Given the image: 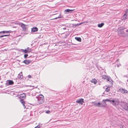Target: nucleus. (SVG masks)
<instances>
[{
	"label": "nucleus",
	"instance_id": "nucleus-1",
	"mask_svg": "<svg viewBox=\"0 0 128 128\" xmlns=\"http://www.w3.org/2000/svg\"><path fill=\"white\" fill-rule=\"evenodd\" d=\"M126 28L123 27H121L118 29V34L120 36H124V34H125L124 31Z\"/></svg>",
	"mask_w": 128,
	"mask_h": 128
},
{
	"label": "nucleus",
	"instance_id": "nucleus-2",
	"mask_svg": "<svg viewBox=\"0 0 128 128\" xmlns=\"http://www.w3.org/2000/svg\"><path fill=\"white\" fill-rule=\"evenodd\" d=\"M36 98L37 99L38 102L39 104H42L44 102V98L42 94H40Z\"/></svg>",
	"mask_w": 128,
	"mask_h": 128
},
{
	"label": "nucleus",
	"instance_id": "nucleus-3",
	"mask_svg": "<svg viewBox=\"0 0 128 128\" xmlns=\"http://www.w3.org/2000/svg\"><path fill=\"white\" fill-rule=\"evenodd\" d=\"M110 103L114 106H116L119 104V101L118 99L114 98L112 100V102H110Z\"/></svg>",
	"mask_w": 128,
	"mask_h": 128
},
{
	"label": "nucleus",
	"instance_id": "nucleus-4",
	"mask_svg": "<svg viewBox=\"0 0 128 128\" xmlns=\"http://www.w3.org/2000/svg\"><path fill=\"white\" fill-rule=\"evenodd\" d=\"M14 84V82L12 80H8L6 81L5 84L6 86H8L13 85Z\"/></svg>",
	"mask_w": 128,
	"mask_h": 128
},
{
	"label": "nucleus",
	"instance_id": "nucleus-5",
	"mask_svg": "<svg viewBox=\"0 0 128 128\" xmlns=\"http://www.w3.org/2000/svg\"><path fill=\"white\" fill-rule=\"evenodd\" d=\"M119 91L122 94H126L128 93V91L125 88H121L119 89Z\"/></svg>",
	"mask_w": 128,
	"mask_h": 128
},
{
	"label": "nucleus",
	"instance_id": "nucleus-6",
	"mask_svg": "<svg viewBox=\"0 0 128 128\" xmlns=\"http://www.w3.org/2000/svg\"><path fill=\"white\" fill-rule=\"evenodd\" d=\"M84 102V99L82 98H81L78 99L76 101V102L81 104L82 105L83 104V103Z\"/></svg>",
	"mask_w": 128,
	"mask_h": 128
},
{
	"label": "nucleus",
	"instance_id": "nucleus-7",
	"mask_svg": "<svg viewBox=\"0 0 128 128\" xmlns=\"http://www.w3.org/2000/svg\"><path fill=\"white\" fill-rule=\"evenodd\" d=\"M102 77L103 78L106 79L107 82H108L110 79V78L109 76H108L106 75H103L102 76Z\"/></svg>",
	"mask_w": 128,
	"mask_h": 128
},
{
	"label": "nucleus",
	"instance_id": "nucleus-8",
	"mask_svg": "<svg viewBox=\"0 0 128 128\" xmlns=\"http://www.w3.org/2000/svg\"><path fill=\"white\" fill-rule=\"evenodd\" d=\"M74 10H70L69 9H67L66 10L64 11V13L65 14H68L71 13Z\"/></svg>",
	"mask_w": 128,
	"mask_h": 128
},
{
	"label": "nucleus",
	"instance_id": "nucleus-9",
	"mask_svg": "<svg viewBox=\"0 0 128 128\" xmlns=\"http://www.w3.org/2000/svg\"><path fill=\"white\" fill-rule=\"evenodd\" d=\"M111 99L112 98L110 99H106L103 100L102 102L104 105H105V106L106 105V102H112V100Z\"/></svg>",
	"mask_w": 128,
	"mask_h": 128
},
{
	"label": "nucleus",
	"instance_id": "nucleus-10",
	"mask_svg": "<svg viewBox=\"0 0 128 128\" xmlns=\"http://www.w3.org/2000/svg\"><path fill=\"white\" fill-rule=\"evenodd\" d=\"M20 25L21 26V27L22 28V30L24 31H26V25L22 23H21Z\"/></svg>",
	"mask_w": 128,
	"mask_h": 128
},
{
	"label": "nucleus",
	"instance_id": "nucleus-11",
	"mask_svg": "<svg viewBox=\"0 0 128 128\" xmlns=\"http://www.w3.org/2000/svg\"><path fill=\"white\" fill-rule=\"evenodd\" d=\"M26 94L25 93H22V94H20L19 96V98H22L21 99L24 100L25 98Z\"/></svg>",
	"mask_w": 128,
	"mask_h": 128
},
{
	"label": "nucleus",
	"instance_id": "nucleus-12",
	"mask_svg": "<svg viewBox=\"0 0 128 128\" xmlns=\"http://www.w3.org/2000/svg\"><path fill=\"white\" fill-rule=\"evenodd\" d=\"M20 102L23 106L24 108H26V104L25 102L24 101V100L21 99L20 100Z\"/></svg>",
	"mask_w": 128,
	"mask_h": 128
},
{
	"label": "nucleus",
	"instance_id": "nucleus-13",
	"mask_svg": "<svg viewBox=\"0 0 128 128\" xmlns=\"http://www.w3.org/2000/svg\"><path fill=\"white\" fill-rule=\"evenodd\" d=\"M123 108L126 110L128 111V104L126 103L122 106Z\"/></svg>",
	"mask_w": 128,
	"mask_h": 128
},
{
	"label": "nucleus",
	"instance_id": "nucleus-14",
	"mask_svg": "<svg viewBox=\"0 0 128 128\" xmlns=\"http://www.w3.org/2000/svg\"><path fill=\"white\" fill-rule=\"evenodd\" d=\"M23 78L22 72H21L18 75V78L20 80L22 79Z\"/></svg>",
	"mask_w": 128,
	"mask_h": 128
},
{
	"label": "nucleus",
	"instance_id": "nucleus-15",
	"mask_svg": "<svg viewBox=\"0 0 128 128\" xmlns=\"http://www.w3.org/2000/svg\"><path fill=\"white\" fill-rule=\"evenodd\" d=\"M97 106H98V107H105V105H104V103L102 104L101 103L98 102V105Z\"/></svg>",
	"mask_w": 128,
	"mask_h": 128
},
{
	"label": "nucleus",
	"instance_id": "nucleus-16",
	"mask_svg": "<svg viewBox=\"0 0 128 128\" xmlns=\"http://www.w3.org/2000/svg\"><path fill=\"white\" fill-rule=\"evenodd\" d=\"M38 28L36 27H33L32 28L31 32H35L38 30Z\"/></svg>",
	"mask_w": 128,
	"mask_h": 128
},
{
	"label": "nucleus",
	"instance_id": "nucleus-17",
	"mask_svg": "<svg viewBox=\"0 0 128 128\" xmlns=\"http://www.w3.org/2000/svg\"><path fill=\"white\" fill-rule=\"evenodd\" d=\"M12 32V31L11 30H8V31H6V30H4L1 31V33H10Z\"/></svg>",
	"mask_w": 128,
	"mask_h": 128
},
{
	"label": "nucleus",
	"instance_id": "nucleus-18",
	"mask_svg": "<svg viewBox=\"0 0 128 128\" xmlns=\"http://www.w3.org/2000/svg\"><path fill=\"white\" fill-rule=\"evenodd\" d=\"M32 61L28 60H24L23 62L26 64H28L30 63Z\"/></svg>",
	"mask_w": 128,
	"mask_h": 128
},
{
	"label": "nucleus",
	"instance_id": "nucleus-19",
	"mask_svg": "<svg viewBox=\"0 0 128 128\" xmlns=\"http://www.w3.org/2000/svg\"><path fill=\"white\" fill-rule=\"evenodd\" d=\"M127 16L128 15L126 14H124L122 18V19L123 20H125L127 18Z\"/></svg>",
	"mask_w": 128,
	"mask_h": 128
},
{
	"label": "nucleus",
	"instance_id": "nucleus-20",
	"mask_svg": "<svg viewBox=\"0 0 128 128\" xmlns=\"http://www.w3.org/2000/svg\"><path fill=\"white\" fill-rule=\"evenodd\" d=\"M23 51V52L25 53H26L28 52H30V51H29V50L28 51L27 50V49L26 48L24 50L22 49H21L20 50V51Z\"/></svg>",
	"mask_w": 128,
	"mask_h": 128
},
{
	"label": "nucleus",
	"instance_id": "nucleus-21",
	"mask_svg": "<svg viewBox=\"0 0 128 128\" xmlns=\"http://www.w3.org/2000/svg\"><path fill=\"white\" fill-rule=\"evenodd\" d=\"M91 82L92 83H94V84H96L97 83V82L96 80L95 79H93L91 80Z\"/></svg>",
	"mask_w": 128,
	"mask_h": 128
},
{
	"label": "nucleus",
	"instance_id": "nucleus-22",
	"mask_svg": "<svg viewBox=\"0 0 128 128\" xmlns=\"http://www.w3.org/2000/svg\"><path fill=\"white\" fill-rule=\"evenodd\" d=\"M104 25V24L103 23H101L100 24H98V26L99 28H101Z\"/></svg>",
	"mask_w": 128,
	"mask_h": 128
},
{
	"label": "nucleus",
	"instance_id": "nucleus-23",
	"mask_svg": "<svg viewBox=\"0 0 128 128\" xmlns=\"http://www.w3.org/2000/svg\"><path fill=\"white\" fill-rule=\"evenodd\" d=\"M75 38L76 40L78 41L79 42L81 41V39L80 37H76Z\"/></svg>",
	"mask_w": 128,
	"mask_h": 128
},
{
	"label": "nucleus",
	"instance_id": "nucleus-24",
	"mask_svg": "<svg viewBox=\"0 0 128 128\" xmlns=\"http://www.w3.org/2000/svg\"><path fill=\"white\" fill-rule=\"evenodd\" d=\"M110 86H108L106 88L105 91L107 92H108L110 90Z\"/></svg>",
	"mask_w": 128,
	"mask_h": 128
},
{
	"label": "nucleus",
	"instance_id": "nucleus-25",
	"mask_svg": "<svg viewBox=\"0 0 128 128\" xmlns=\"http://www.w3.org/2000/svg\"><path fill=\"white\" fill-rule=\"evenodd\" d=\"M70 33L69 32L67 33L64 36V38H66L70 34Z\"/></svg>",
	"mask_w": 128,
	"mask_h": 128
},
{
	"label": "nucleus",
	"instance_id": "nucleus-26",
	"mask_svg": "<svg viewBox=\"0 0 128 128\" xmlns=\"http://www.w3.org/2000/svg\"><path fill=\"white\" fill-rule=\"evenodd\" d=\"M109 81L110 83V84L111 86H112L113 84V81L112 80V79L110 78V79Z\"/></svg>",
	"mask_w": 128,
	"mask_h": 128
},
{
	"label": "nucleus",
	"instance_id": "nucleus-27",
	"mask_svg": "<svg viewBox=\"0 0 128 128\" xmlns=\"http://www.w3.org/2000/svg\"><path fill=\"white\" fill-rule=\"evenodd\" d=\"M109 81L110 83V84L111 86H112L113 84V81L112 80V79L110 78V79Z\"/></svg>",
	"mask_w": 128,
	"mask_h": 128
},
{
	"label": "nucleus",
	"instance_id": "nucleus-28",
	"mask_svg": "<svg viewBox=\"0 0 128 128\" xmlns=\"http://www.w3.org/2000/svg\"><path fill=\"white\" fill-rule=\"evenodd\" d=\"M88 21H85V22H83L80 23L79 24L80 25L82 24H84V23H85L86 24H87L88 23Z\"/></svg>",
	"mask_w": 128,
	"mask_h": 128
},
{
	"label": "nucleus",
	"instance_id": "nucleus-29",
	"mask_svg": "<svg viewBox=\"0 0 128 128\" xmlns=\"http://www.w3.org/2000/svg\"><path fill=\"white\" fill-rule=\"evenodd\" d=\"M92 103L95 106H97V105H98V103H97V102H92Z\"/></svg>",
	"mask_w": 128,
	"mask_h": 128
},
{
	"label": "nucleus",
	"instance_id": "nucleus-30",
	"mask_svg": "<svg viewBox=\"0 0 128 128\" xmlns=\"http://www.w3.org/2000/svg\"><path fill=\"white\" fill-rule=\"evenodd\" d=\"M26 49H27V50L28 51L29 50V51H30V52L32 51L31 48H29L28 47Z\"/></svg>",
	"mask_w": 128,
	"mask_h": 128
},
{
	"label": "nucleus",
	"instance_id": "nucleus-31",
	"mask_svg": "<svg viewBox=\"0 0 128 128\" xmlns=\"http://www.w3.org/2000/svg\"><path fill=\"white\" fill-rule=\"evenodd\" d=\"M41 126L40 124H38V125L35 127L34 128H40Z\"/></svg>",
	"mask_w": 128,
	"mask_h": 128
},
{
	"label": "nucleus",
	"instance_id": "nucleus-32",
	"mask_svg": "<svg viewBox=\"0 0 128 128\" xmlns=\"http://www.w3.org/2000/svg\"><path fill=\"white\" fill-rule=\"evenodd\" d=\"M128 10L127 9H126V10H125V14H126L128 15Z\"/></svg>",
	"mask_w": 128,
	"mask_h": 128
},
{
	"label": "nucleus",
	"instance_id": "nucleus-33",
	"mask_svg": "<svg viewBox=\"0 0 128 128\" xmlns=\"http://www.w3.org/2000/svg\"><path fill=\"white\" fill-rule=\"evenodd\" d=\"M28 56V54H25L24 55V57L25 58H26Z\"/></svg>",
	"mask_w": 128,
	"mask_h": 128
},
{
	"label": "nucleus",
	"instance_id": "nucleus-34",
	"mask_svg": "<svg viewBox=\"0 0 128 128\" xmlns=\"http://www.w3.org/2000/svg\"><path fill=\"white\" fill-rule=\"evenodd\" d=\"M61 14H60L59 16L58 17V18H61Z\"/></svg>",
	"mask_w": 128,
	"mask_h": 128
},
{
	"label": "nucleus",
	"instance_id": "nucleus-35",
	"mask_svg": "<svg viewBox=\"0 0 128 128\" xmlns=\"http://www.w3.org/2000/svg\"><path fill=\"white\" fill-rule=\"evenodd\" d=\"M50 110H48L46 111V114H49L50 113Z\"/></svg>",
	"mask_w": 128,
	"mask_h": 128
},
{
	"label": "nucleus",
	"instance_id": "nucleus-36",
	"mask_svg": "<svg viewBox=\"0 0 128 128\" xmlns=\"http://www.w3.org/2000/svg\"><path fill=\"white\" fill-rule=\"evenodd\" d=\"M28 78H32V76L31 75H28Z\"/></svg>",
	"mask_w": 128,
	"mask_h": 128
},
{
	"label": "nucleus",
	"instance_id": "nucleus-37",
	"mask_svg": "<svg viewBox=\"0 0 128 128\" xmlns=\"http://www.w3.org/2000/svg\"><path fill=\"white\" fill-rule=\"evenodd\" d=\"M120 128H123L124 126L123 125H120Z\"/></svg>",
	"mask_w": 128,
	"mask_h": 128
},
{
	"label": "nucleus",
	"instance_id": "nucleus-38",
	"mask_svg": "<svg viewBox=\"0 0 128 128\" xmlns=\"http://www.w3.org/2000/svg\"><path fill=\"white\" fill-rule=\"evenodd\" d=\"M10 36V35L9 34H8V35L6 34V35H3V36Z\"/></svg>",
	"mask_w": 128,
	"mask_h": 128
},
{
	"label": "nucleus",
	"instance_id": "nucleus-39",
	"mask_svg": "<svg viewBox=\"0 0 128 128\" xmlns=\"http://www.w3.org/2000/svg\"><path fill=\"white\" fill-rule=\"evenodd\" d=\"M4 37V36H3V35L0 36V38H2V37Z\"/></svg>",
	"mask_w": 128,
	"mask_h": 128
},
{
	"label": "nucleus",
	"instance_id": "nucleus-40",
	"mask_svg": "<svg viewBox=\"0 0 128 128\" xmlns=\"http://www.w3.org/2000/svg\"><path fill=\"white\" fill-rule=\"evenodd\" d=\"M58 18V17H56V18H54L53 19L54 20H56Z\"/></svg>",
	"mask_w": 128,
	"mask_h": 128
},
{
	"label": "nucleus",
	"instance_id": "nucleus-41",
	"mask_svg": "<svg viewBox=\"0 0 128 128\" xmlns=\"http://www.w3.org/2000/svg\"><path fill=\"white\" fill-rule=\"evenodd\" d=\"M125 31H126V32H128V30H125Z\"/></svg>",
	"mask_w": 128,
	"mask_h": 128
},
{
	"label": "nucleus",
	"instance_id": "nucleus-42",
	"mask_svg": "<svg viewBox=\"0 0 128 128\" xmlns=\"http://www.w3.org/2000/svg\"><path fill=\"white\" fill-rule=\"evenodd\" d=\"M66 29V28H63L64 30H65Z\"/></svg>",
	"mask_w": 128,
	"mask_h": 128
},
{
	"label": "nucleus",
	"instance_id": "nucleus-43",
	"mask_svg": "<svg viewBox=\"0 0 128 128\" xmlns=\"http://www.w3.org/2000/svg\"><path fill=\"white\" fill-rule=\"evenodd\" d=\"M76 26H79V25H80L79 24H77L76 25Z\"/></svg>",
	"mask_w": 128,
	"mask_h": 128
},
{
	"label": "nucleus",
	"instance_id": "nucleus-44",
	"mask_svg": "<svg viewBox=\"0 0 128 128\" xmlns=\"http://www.w3.org/2000/svg\"><path fill=\"white\" fill-rule=\"evenodd\" d=\"M64 33H62V34H64Z\"/></svg>",
	"mask_w": 128,
	"mask_h": 128
},
{
	"label": "nucleus",
	"instance_id": "nucleus-45",
	"mask_svg": "<svg viewBox=\"0 0 128 128\" xmlns=\"http://www.w3.org/2000/svg\"><path fill=\"white\" fill-rule=\"evenodd\" d=\"M118 66V67L119 66L118 65V66Z\"/></svg>",
	"mask_w": 128,
	"mask_h": 128
},
{
	"label": "nucleus",
	"instance_id": "nucleus-46",
	"mask_svg": "<svg viewBox=\"0 0 128 128\" xmlns=\"http://www.w3.org/2000/svg\"><path fill=\"white\" fill-rule=\"evenodd\" d=\"M0 33H1V32H0Z\"/></svg>",
	"mask_w": 128,
	"mask_h": 128
},
{
	"label": "nucleus",
	"instance_id": "nucleus-47",
	"mask_svg": "<svg viewBox=\"0 0 128 128\" xmlns=\"http://www.w3.org/2000/svg\"><path fill=\"white\" fill-rule=\"evenodd\" d=\"M31 46H32V44H31Z\"/></svg>",
	"mask_w": 128,
	"mask_h": 128
},
{
	"label": "nucleus",
	"instance_id": "nucleus-48",
	"mask_svg": "<svg viewBox=\"0 0 128 128\" xmlns=\"http://www.w3.org/2000/svg\"><path fill=\"white\" fill-rule=\"evenodd\" d=\"M127 81L128 82V80H127Z\"/></svg>",
	"mask_w": 128,
	"mask_h": 128
}]
</instances>
